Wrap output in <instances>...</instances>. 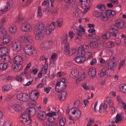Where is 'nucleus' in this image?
<instances>
[{
  "label": "nucleus",
  "instance_id": "obj_1",
  "mask_svg": "<svg viewBox=\"0 0 126 126\" xmlns=\"http://www.w3.org/2000/svg\"><path fill=\"white\" fill-rule=\"evenodd\" d=\"M77 49V50L75 54L77 55L74 58V60L77 63H82L85 60V58L82 55L84 53V48H79Z\"/></svg>",
  "mask_w": 126,
  "mask_h": 126
},
{
  "label": "nucleus",
  "instance_id": "obj_2",
  "mask_svg": "<svg viewBox=\"0 0 126 126\" xmlns=\"http://www.w3.org/2000/svg\"><path fill=\"white\" fill-rule=\"evenodd\" d=\"M30 116L28 113L25 112L22 113L20 117L21 122L23 124L31 126L32 121L30 119Z\"/></svg>",
  "mask_w": 126,
  "mask_h": 126
},
{
  "label": "nucleus",
  "instance_id": "obj_3",
  "mask_svg": "<svg viewBox=\"0 0 126 126\" xmlns=\"http://www.w3.org/2000/svg\"><path fill=\"white\" fill-rule=\"evenodd\" d=\"M74 31L76 34V39L80 40L82 38V32H85L84 27H82L80 25L78 27H76L74 29Z\"/></svg>",
  "mask_w": 126,
  "mask_h": 126
},
{
  "label": "nucleus",
  "instance_id": "obj_4",
  "mask_svg": "<svg viewBox=\"0 0 126 126\" xmlns=\"http://www.w3.org/2000/svg\"><path fill=\"white\" fill-rule=\"evenodd\" d=\"M65 79L64 78L61 79L60 81L58 82L56 84L55 86L56 91L59 92L62 89H64L66 87L65 84Z\"/></svg>",
  "mask_w": 126,
  "mask_h": 126
},
{
  "label": "nucleus",
  "instance_id": "obj_5",
  "mask_svg": "<svg viewBox=\"0 0 126 126\" xmlns=\"http://www.w3.org/2000/svg\"><path fill=\"white\" fill-rule=\"evenodd\" d=\"M79 48H65L64 53L68 56H70L75 54Z\"/></svg>",
  "mask_w": 126,
  "mask_h": 126
},
{
  "label": "nucleus",
  "instance_id": "obj_6",
  "mask_svg": "<svg viewBox=\"0 0 126 126\" xmlns=\"http://www.w3.org/2000/svg\"><path fill=\"white\" fill-rule=\"evenodd\" d=\"M70 112L72 114L74 115V118L76 119L79 118L81 116V113L79 110L76 108H74L70 110Z\"/></svg>",
  "mask_w": 126,
  "mask_h": 126
},
{
  "label": "nucleus",
  "instance_id": "obj_7",
  "mask_svg": "<svg viewBox=\"0 0 126 126\" xmlns=\"http://www.w3.org/2000/svg\"><path fill=\"white\" fill-rule=\"evenodd\" d=\"M17 97L18 99L24 102L28 101L30 99L29 96L25 93L18 94L17 95Z\"/></svg>",
  "mask_w": 126,
  "mask_h": 126
},
{
  "label": "nucleus",
  "instance_id": "obj_8",
  "mask_svg": "<svg viewBox=\"0 0 126 126\" xmlns=\"http://www.w3.org/2000/svg\"><path fill=\"white\" fill-rule=\"evenodd\" d=\"M94 15L96 17H99L103 21H106L107 19V16H105L102 12H100L99 11H94Z\"/></svg>",
  "mask_w": 126,
  "mask_h": 126
},
{
  "label": "nucleus",
  "instance_id": "obj_9",
  "mask_svg": "<svg viewBox=\"0 0 126 126\" xmlns=\"http://www.w3.org/2000/svg\"><path fill=\"white\" fill-rule=\"evenodd\" d=\"M117 65V63L116 61H113L112 60L109 61L108 63V69L107 71H111V70H113L116 67Z\"/></svg>",
  "mask_w": 126,
  "mask_h": 126
},
{
  "label": "nucleus",
  "instance_id": "obj_10",
  "mask_svg": "<svg viewBox=\"0 0 126 126\" xmlns=\"http://www.w3.org/2000/svg\"><path fill=\"white\" fill-rule=\"evenodd\" d=\"M47 114L44 111H39L37 114L38 118L41 120L45 121L47 118Z\"/></svg>",
  "mask_w": 126,
  "mask_h": 126
},
{
  "label": "nucleus",
  "instance_id": "obj_11",
  "mask_svg": "<svg viewBox=\"0 0 126 126\" xmlns=\"http://www.w3.org/2000/svg\"><path fill=\"white\" fill-rule=\"evenodd\" d=\"M27 75L26 72H23L16 77V79L18 81L21 82L24 79L25 77H27Z\"/></svg>",
  "mask_w": 126,
  "mask_h": 126
},
{
  "label": "nucleus",
  "instance_id": "obj_12",
  "mask_svg": "<svg viewBox=\"0 0 126 126\" xmlns=\"http://www.w3.org/2000/svg\"><path fill=\"white\" fill-rule=\"evenodd\" d=\"M14 45L15 47H33V46L31 45L24 44L23 43H21L19 41L15 43Z\"/></svg>",
  "mask_w": 126,
  "mask_h": 126
},
{
  "label": "nucleus",
  "instance_id": "obj_13",
  "mask_svg": "<svg viewBox=\"0 0 126 126\" xmlns=\"http://www.w3.org/2000/svg\"><path fill=\"white\" fill-rule=\"evenodd\" d=\"M25 112L31 116L34 115L35 114L36 111L35 108L29 107L27 109Z\"/></svg>",
  "mask_w": 126,
  "mask_h": 126
},
{
  "label": "nucleus",
  "instance_id": "obj_14",
  "mask_svg": "<svg viewBox=\"0 0 126 126\" xmlns=\"http://www.w3.org/2000/svg\"><path fill=\"white\" fill-rule=\"evenodd\" d=\"M24 50L26 54L30 55L36 53L35 50L32 48H25Z\"/></svg>",
  "mask_w": 126,
  "mask_h": 126
},
{
  "label": "nucleus",
  "instance_id": "obj_15",
  "mask_svg": "<svg viewBox=\"0 0 126 126\" xmlns=\"http://www.w3.org/2000/svg\"><path fill=\"white\" fill-rule=\"evenodd\" d=\"M21 28L23 31L26 32L29 31L32 29L31 25L29 24L22 25Z\"/></svg>",
  "mask_w": 126,
  "mask_h": 126
},
{
  "label": "nucleus",
  "instance_id": "obj_16",
  "mask_svg": "<svg viewBox=\"0 0 126 126\" xmlns=\"http://www.w3.org/2000/svg\"><path fill=\"white\" fill-rule=\"evenodd\" d=\"M14 61L17 65H22L23 61L22 58L20 56H17L14 58Z\"/></svg>",
  "mask_w": 126,
  "mask_h": 126
},
{
  "label": "nucleus",
  "instance_id": "obj_17",
  "mask_svg": "<svg viewBox=\"0 0 126 126\" xmlns=\"http://www.w3.org/2000/svg\"><path fill=\"white\" fill-rule=\"evenodd\" d=\"M106 14L105 15V16H107V20L108 19L109 17H112L113 16L115 15V13L113 10H107L106 11Z\"/></svg>",
  "mask_w": 126,
  "mask_h": 126
},
{
  "label": "nucleus",
  "instance_id": "obj_18",
  "mask_svg": "<svg viewBox=\"0 0 126 126\" xmlns=\"http://www.w3.org/2000/svg\"><path fill=\"white\" fill-rule=\"evenodd\" d=\"M13 4V3L12 1H10L8 2L6 6L4 8L0 11V12H6L9 9H10L11 8Z\"/></svg>",
  "mask_w": 126,
  "mask_h": 126
},
{
  "label": "nucleus",
  "instance_id": "obj_19",
  "mask_svg": "<svg viewBox=\"0 0 126 126\" xmlns=\"http://www.w3.org/2000/svg\"><path fill=\"white\" fill-rule=\"evenodd\" d=\"M63 89L61 90V91L59 92H61V93L59 95V99L61 100H64L67 96L66 92L65 91H62Z\"/></svg>",
  "mask_w": 126,
  "mask_h": 126
},
{
  "label": "nucleus",
  "instance_id": "obj_20",
  "mask_svg": "<svg viewBox=\"0 0 126 126\" xmlns=\"http://www.w3.org/2000/svg\"><path fill=\"white\" fill-rule=\"evenodd\" d=\"M38 97V96L32 95L31 96V100L30 105H31V106L33 107L35 106L36 103V101Z\"/></svg>",
  "mask_w": 126,
  "mask_h": 126
},
{
  "label": "nucleus",
  "instance_id": "obj_21",
  "mask_svg": "<svg viewBox=\"0 0 126 126\" xmlns=\"http://www.w3.org/2000/svg\"><path fill=\"white\" fill-rule=\"evenodd\" d=\"M67 34L63 36L62 39V41L63 44H65L64 47H70V46L69 44L67 42Z\"/></svg>",
  "mask_w": 126,
  "mask_h": 126
},
{
  "label": "nucleus",
  "instance_id": "obj_22",
  "mask_svg": "<svg viewBox=\"0 0 126 126\" xmlns=\"http://www.w3.org/2000/svg\"><path fill=\"white\" fill-rule=\"evenodd\" d=\"M34 31L36 34L35 38L36 40H39L43 39V36L42 35V32L35 30H34Z\"/></svg>",
  "mask_w": 126,
  "mask_h": 126
},
{
  "label": "nucleus",
  "instance_id": "obj_23",
  "mask_svg": "<svg viewBox=\"0 0 126 126\" xmlns=\"http://www.w3.org/2000/svg\"><path fill=\"white\" fill-rule=\"evenodd\" d=\"M118 25L116 24H113L112 25L109 29V31L111 33V31L113 32H115L116 33L118 32Z\"/></svg>",
  "mask_w": 126,
  "mask_h": 126
},
{
  "label": "nucleus",
  "instance_id": "obj_24",
  "mask_svg": "<svg viewBox=\"0 0 126 126\" xmlns=\"http://www.w3.org/2000/svg\"><path fill=\"white\" fill-rule=\"evenodd\" d=\"M79 72L77 69H75L72 71L70 74V77L72 78H75L79 75Z\"/></svg>",
  "mask_w": 126,
  "mask_h": 126
},
{
  "label": "nucleus",
  "instance_id": "obj_25",
  "mask_svg": "<svg viewBox=\"0 0 126 126\" xmlns=\"http://www.w3.org/2000/svg\"><path fill=\"white\" fill-rule=\"evenodd\" d=\"M12 88V86L11 85H6L3 87L2 89V91L4 93L7 92L10 90Z\"/></svg>",
  "mask_w": 126,
  "mask_h": 126
},
{
  "label": "nucleus",
  "instance_id": "obj_26",
  "mask_svg": "<svg viewBox=\"0 0 126 126\" xmlns=\"http://www.w3.org/2000/svg\"><path fill=\"white\" fill-rule=\"evenodd\" d=\"M45 25L43 22H40L39 23L38 27L35 28L34 30L41 32H42V31L45 28Z\"/></svg>",
  "mask_w": 126,
  "mask_h": 126
},
{
  "label": "nucleus",
  "instance_id": "obj_27",
  "mask_svg": "<svg viewBox=\"0 0 126 126\" xmlns=\"http://www.w3.org/2000/svg\"><path fill=\"white\" fill-rule=\"evenodd\" d=\"M122 120V118L120 114H117L116 116V118H113L111 121V122L112 123H118V122L121 121Z\"/></svg>",
  "mask_w": 126,
  "mask_h": 126
},
{
  "label": "nucleus",
  "instance_id": "obj_28",
  "mask_svg": "<svg viewBox=\"0 0 126 126\" xmlns=\"http://www.w3.org/2000/svg\"><path fill=\"white\" fill-rule=\"evenodd\" d=\"M107 104L104 103L103 105L101 104L99 106V113H101L102 110H103L105 113H107V112L106 110L107 109Z\"/></svg>",
  "mask_w": 126,
  "mask_h": 126
},
{
  "label": "nucleus",
  "instance_id": "obj_29",
  "mask_svg": "<svg viewBox=\"0 0 126 126\" xmlns=\"http://www.w3.org/2000/svg\"><path fill=\"white\" fill-rule=\"evenodd\" d=\"M116 24L118 25V29H123L124 28V25H125V23L124 21L118 20L116 21Z\"/></svg>",
  "mask_w": 126,
  "mask_h": 126
},
{
  "label": "nucleus",
  "instance_id": "obj_30",
  "mask_svg": "<svg viewBox=\"0 0 126 126\" xmlns=\"http://www.w3.org/2000/svg\"><path fill=\"white\" fill-rule=\"evenodd\" d=\"M96 73V70L94 68L92 67L89 69V74L91 77H93L95 76Z\"/></svg>",
  "mask_w": 126,
  "mask_h": 126
},
{
  "label": "nucleus",
  "instance_id": "obj_31",
  "mask_svg": "<svg viewBox=\"0 0 126 126\" xmlns=\"http://www.w3.org/2000/svg\"><path fill=\"white\" fill-rule=\"evenodd\" d=\"M110 72L109 71H107V70H106L105 69H103L101 72L99 77H102L104 76L105 74H106L108 76H110L112 75V74L110 73H109Z\"/></svg>",
  "mask_w": 126,
  "mask_h": 126
},
{
  "label": "nucleus",
  "instance_id": "obj_32",
  "mask_svg": "<svg viewBox=\"0 0 126 126\" xmlns=\"http://www.w3.org/2000/svg\"><path fill=\"white\" fill-rule=\"evenodd\" d=\"M9 51L8 48H0V56L1 57L8 53Z\"/></svg>",
  "mask_w": 126,
  "mask_h": 126
},
{
  "label": "nucleus",
  "instance_id": "obj_33",
  "mask_svg": "<svg viewBox=\"0 0 126 126\" xmlns=\"http://www.w3.org/2000/svg\"><path fill=\"white\" fill-rule=\"evenodd\" d=\"M12 108L16 111H21L22 110L21 106L18 104H14L12 106Z\"/></svg>",
  "mask_w": 126,
  "mask_h": 126
},
{
  "label": "nucleus",
  "instance_id": "obj_34",
  "mask_svg": "<svg viewBox=\"0 0 126 126\" xmlns=\"http://www.w3.org/2000/svg\"><path fill=\"white\" fill-rule=\"evenodd\" d=\"M1 59H2L4 62H10V60L9 56L6 54L0 57V60H1Z\"/></svg>",
  "mask_w": 126,
  "mask_h": 126
},
{
  "label": "nucleus",
  "instance_id": "obj_35",
  "mask_svg": "<svg viewBox=\"0 0 126 126\" xmlns=\"http://www.w3.org/2000/svg\"><path fill=\"white\" fill-rule=\"evenodd\" d=\"M3 43L4 44H6L8 43L10 40V37L9 35H7L4 36L3 37Z\"/></svg>",
  "mask_w": 126,
  "mask_h": 126
},
{
  "label": "nucleus",
  "instance_id": "obj_36",
  "mask_svg": "<svg viewBox=\"0 0 126 126\" xmlns=\"http://www.w3.org/2000/svg\"><path fill=\"white\" fill-rule=\"evenodd\" d=\"M8 67V65L6 63H0V70L4 71L6 70Z\"/></svg>",
  "mask_w": 126,
  "mask_h": 126
},
{
  "label": "nucleus",
  "instance_id": "obj_37",
  "mask_svg": "<svg viewBox=\"0 0 126 126\" xmlns=\"http://www.w3.org/2000/svg\"><path fill=\"white\" fill-rule=\"evenodd\" d=\"M83 57L88 59L92 58V53L91 52H85L84 51V53L83 54Z\"/></svg>",
  "mask_w": 126,
  "mask_h": 126
},
{
  "label": "nucleus",
  "instance_id": "obj_38",
  "mask_svg": "<svg viewBox=\"0 0 126 126\" xmlns=\"http://www.w3.org/2000/svg\"><path fill=\"white\" fill-rule=\"evenodd\" d=\"M110 33L111 32H110L109 30L108 32H106L104 34L102 35V38L105 40L108 39L111 35Z\"/></svg>",
  "mask_w": 126,
  "mask_h": 126
},
{
  "label": "nucleus",
  "instance_id": "obj_39",
  "mask_svg": "<svg viewBox=\"0 0 126 126\" xmlns=\"http://www.w3.org/2000/svg\"><path fill=\"white\" fill-rule=\"evenodd\" d=\"M110 33L111 32H110L109 30L108 32H106L104 34L102 35V38L105 40L108 39L111 35Z\"/></svg>",
  "mask_w": 126,
  "mask_h": 126
},
{
  "label": "nucleus",
  "instance_id": "obj_40",
  "mask_svg": "<svg viewBox=\"0 0 126 126\" xmlns=\"http://www.w3.org/2000/svg\"><path fill=\"white\" fill-rule=\"evenodd\" d=\"M110 33L111 32H110L109 30L108 32H106L104 34L102 35V38L105 40L108 39L111 35Z\"/></svg>",
  "mask_w": 126,
  "mask_h": 126
},
{
  "label": "nucleus",
  "instance_id": "obj_41",
  "mask_svg": "<svg viewBox=\"0 0 126 126\" xmlns=\"http://www.w3.org/2000/svg\"><path fill=\"white\" fill-rule=\"evenodd\" d=\"M22 39H23V42L25 43H27L28 42H30V41H32L31 40V37L30 36H23L22 37Z\"/></svg>",
  "mask_w": 126,
  "mask_h": 126
},
{
  "label": "nucleus",
  "instance_id": "obj_42",
  "mask_svg": "<svg viewBox=\"0 0 126 126\" xmlns=\"http://www.w3.org/2000/svg\"><path fill=\"white\" fill-rule=\"evenodd\" d=\"M22 68V65H17L14 66L13 70L16 72H18Z\"/></svg>",
  "mask_w": 126,
  "mask_h": 126
},
{
  "label": "nucleus",
  "instance_id": "obj_43",
  "mask_svg": "<svg viewBox=\"0 0 126 126\" xmlns=\"http://www.w3.org/2000/svg\"><path fill=\"white\" fill-rule=\"evenodd\" d=\"M120 89L122 93L126 94V84H122L121 85Z\"/></svg>",
  "mask_w": 126,
  "mask_h": 126
},
{
  "label": "nucleus",
  "instance_id": "obj_44",
  "mask_svg": "<svg viewBox=\"0 0 126 126\" xmlns=\"http://www.w3.org/2000/svg\"><path fill=\"white\" fill-rule=\"evenodd\" d=\"M93 1V0H83L82 5H83V6L86 7L87 6L89 5Z\"/></svg>",
  "mask_w": 126,
  "mask_h": 126
},
{
  "label": "nucleus",
  "instance_id": "obj_45",
  "mask_svg": "<svg viewBox=\"0 0 126 126\" xmlns=\"http://www.w3.org/2000/svg\"><path fill=\"white\" fill-rule=\"evenodd\" d=\"M58 111L54 112L51 111V112L48 113L47 114V116H57L58 115V113L60 111V110H57Z\"/></svg>",
  "mask_w": 126,
  "mask_h": 126
},
{
  "label": "nucleus",
  "instance_id": "obj_46",
  "mask_svg": "<svg viewBox=\"0 0 126 126\" xmlns=\"http://www.w3.org/2000/svg\"><path fill=\"white\" fill-rule=\"evenodd\" d=\"M106 100L110 105V107L114 106L113 101L109 97L106 98Z\"/></svg>",
  "mask_w": 126,
  "mask_h": 126
},
{
  "label": "nucleus",
  "instance_id": "obj_47",
  "mask_svg": "<svg viewBox=\"0 0 126 126\" xmlns=\"http://www.w3.org/2000/svg\"><path fill=\"white\" fill-rule=\"evenodd\" d=\"M97 8L100 11H104L105 9V7L104 4H99L97 6Z\"/></svg>",
  "mask_w": 126,
  "mask_h": 126
},
{
  "label": "nucleus",
  "instance_id": "obj_48",
  "mask_svg": "<svg viewBox=\"0 0 126 126\" xmlns=\"http://www.w3.org/2000/svg\"><path fill=\"white\" fill-rule=\"evenodd\" d=\"M16 31V26H10L9 27V31L10 33L14 34Z\"/></svg>",
  "mask_w": 126,
  "mask_h": 126
},
{
  "label": "nucleus",
  "instance_id": "obj_49",
  "mask_svg": "<svg viewBox=\"0 0 126 126\" xmlns=\"http://www.w3.org/2000/svg\"><path fill=\"white\" fill-rule=\"evenodd\" d=\"M84 75L82 74L81 76L77 78L76 79V84H79V82L82 80L84 78Z\"/></svg>",
  "mask_w": 126,
  "mask_h": 126
},
{
  "label": "nucleus",
  "instance_id": "obj_50",
  "mask_svg": "<svg viewBox=\"0 0 126 126\" xmlns=\"http://www.w3.org/2000/svg\"><path fill=\"white\" fill-rule=\"evenodd\" d=\"M50 45H52V42L50 40H48L47 42H43L41 45V47L42 46V47H47V45L48 44Z\"/></svg>",
  "mask_w": 126,
  "mask_h": 126
},
{
  "label": "nucleus",
  "instance_id": "obj_51",
  "mask_svg": "<svg viewBox=\"0 0 126 126\" xmlns=\"http://www.w3.org/2000/svg\"><path fill=\"white\" fill-rule=\"evenodd\" d=\"M66 122L65 118L64 117H63L60 120L59 124L61 126H64Z\"/></svg>",
  "mask_w": 126,
  "mask_h": 126
},
{
  "label": "nucleus",
  "instance_id": "obj_52",
  "mask_svg": "<svg viewBox=\"0 0 126 126\" xmlns=\"http://www.w3.org/2000/svg\"><path fill=\"white\" fill-rule=\"evenodd\" d=\"M52 31L49 28L48 26H46L45 30V34L47 35H48L51 34L52 32Z\"/></svg>",
  "mask_w": 126,
  "mask_h": 126
},
{
  "label": "nucleus",
  "instance_id": "obj_53",
  "mask_svg": "<svg viewBox=\"0 0 126 126\" xmlns=\"http://www.w3.org/2000/svg\"><path fill=\"white\" fill-rule=\"evenodd\" d=\"M81 12V11L77 7L74 12L76 16H78L80 15Z\"/></svg>",
  "mask_w": 126,
  "mask_h": 126
},
{
  "label": "nucleus",
  "instance_id": "obj_54",
  "mask_svg": "<svg viewBox=\"0 0 126 126\" xmlns=\"http://www.w3.org/2000/svg\"><path fill=\"white\" fill-rule=\"evenodd\" d=\"M96 45L95 44V43H89V44L87 45H84L81 46V47H96Z\"/></svg>",
  "mask_w": 126,
  "mask_h": 126
},
{
  "label": "nucleus",
  "instance_id": "obj_55",
  "mask_svg": "<svg viewBox=\"0 0 126 126\" xmlns=\"http://www.w3.org/2000/svg\"><path fill=\"white\" fill-rule=\"evenodd\" d=\"M58 8L56 7L52 11H51V14L53 16H56L58 15Z\"/></svg>",
  "mask_w": 126,
  "mask_h": 126
},
{
  "label": "nucleus",
  "instance_id": "obj_56",
  "mask_svg": "<svg viewBox=\"0 0 126 126\" xmlns=\"http://www.w3.org/2000/svg\"><path fill=\"white\" fill-rule=\"evenodd\" d=\"M57 23L58 26L59 28L61 27L62 25L63 19L61 18L58 19L57 21Z\"/></svg>",
  "mask_w": 126,
  "mask_h": 126
},
{
  "label": "nucleus",
  "instance_id": "obj_57",
  "mask_svg": "<svg viewBox=\"0 0 126 126\" xmlns=\"http://www.w3.org/2000/svg\"><path fill=\"white\" fill-rule=\"evenodd\" d=\"M41 9L40 7L39 6L38 7L37 11L38 16L39 17H41L42 16V14L41 12Z\"/></svg>",
  "mask_w": 126,
  "mask_h": 126
},
{
  "label": "nucleus",
  "instance_id": "obj_58",
  "mask_svg": "<svg viewBox=\"0 0 126 126\" xmlns=\"http://www.w3.org/2000/svg\"><path fill=\"white\" fill-rule=\"evenodd\" d=\"M13 52L14 53H17L20 50V48H12Z\"/></svg>",
  "mask_w": 126,
  "mask_h": 126
},
{
  "label": "nucleus",
  "instance_id": "obj_59",
  "mask_svg": "<svg viewBox=\"0 0 126 126\" xmlns=\"http://www.w3.org/2000/svg\"><path fill=\"white\" fill-rule=\"evenodd\" d=\"M55 22H53L50 24L49 27V28L52 31L55 29Z\"/></svg>",
  "mask_w": 126,
  "mask_h": 126
},
{
  "label": "nucleus",
  "instance_id": "obj_60",
  "mask_svg": "<svg viewBox=\"0 0 126 126\" xmlns=\"http://www.w3.org/2000/svg\"><path fill=\"white\" fill-rule=\"evenodd\" d=\"M117 100L118 102L119 106H120L124 102L121 99V97L119 96H117Z\"/></svg>",
  "mask_w": 126,
  "mask_h": 126
},
{
  "label": "nucleus",
  "instance_id": "obj_61",
  "mask_svg": "<svg viewBox=\"0 0 126 126\" xmlns=\"http://www.w3.org/2000/svg\"><path fill=\"white\" fill-rule=\"evenodd\" d=\"M49 117L48 119V121L51 123H52L55 121V118L52 116H49Z\"/></svg>",
  "mask_w": 126,
  "mask_h": 126
},
{
  "label": "nucleus",
  "instance_id": "obj_62",
  "mask_svg": "<svg viewBox=\"0 0 126 126\" xmlns=\"http://www.w3.org/2000/svg\"><path fill=\"white\" fill-rule=\"evenodd\" d=\"M23 19V18L22 17L19 16L17 19L16 21L19 23H22L23 22V21H22Z\"/></svg>",
  "mask_w": 126,
  "mask_h": 126
},
{
  "label": "nucleus",
  "instance_id": "obj_63",
  "mask_svg": "<svg viewBox=\"0 0 126 126\" xmlns=\"http://www.w3.org/2000/svg\"><path fill=\"white\" fill-rule=\"evenodd\" d=\"M121 105H121L120 106H119V107L120 109L122 108L123 107L124 108V110L126 109V103L125 102H124Z\"/></svg>",
  "mask_w": 126,
  "mask_h": 126
},
{
  "label": "nucleus",
  "instance_id": "obj_64",
  "mask_svg": "<svg viewBox=\"0 0 126 126\" xmlns=\"http://www.w3.org/2000/svg\"><path fill=\"white\" fill-rule=\"evenodd\" d=\"M3 126H13L11 123L9 122H5L3 124Z\"/></svg>",
  "mask_w": 126,
  "mask_h": 126
}]
</instances>
